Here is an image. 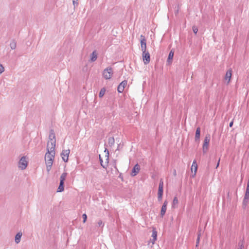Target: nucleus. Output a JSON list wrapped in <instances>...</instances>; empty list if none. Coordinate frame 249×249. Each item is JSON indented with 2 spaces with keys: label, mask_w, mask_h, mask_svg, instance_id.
Here are the masks:
<instances>
[{
  "label": "nucleus",
  "mask_w": 249,
  "mask_h": 249,
  "mask_svg": "<svg viewBox=\"0 0 249 249\" xmlns=\"http://www.w3.org/2000/svg\"><path fill=\"white\" fill-rule=\"evenodd\" d=\"M191 169H192V172H193V169L194 170V174H193L192 175V178H194L196 175V173L197 170V164L196 163V161L195 160L193 162Z\"/></svg>",
  "instance_id": "nucleus-13"
},
{
  "label": "nucleus",
  "mask_w": 249,
  "mask_h": 249,
  "mask_svg": "<svg viewBox=\"0 0 249 249\" xmlns=\"http://www.w3.org/2000/svg\"><path fill=\"white\" fill-rule=\"evenodd\" d=\"M28 165V161L26 160V157H22L18 162V167L21 170L26 169Z\"/></svg>",
  "instance_id": "nucleus-4"
},
{
  "label": "nucleus",
  "mask_w": 249,
  "mask_h": 249,
  "mask_svg": "<svg viewBox=\"0 0 249 249\" xmlns=\"http://www.w3.org/2000/svg\"><path fill=\"white\" fill-rule=\"evenodd\" d=\"M4 71V67L0 64V74L2 73Z\"/></svg>",
  "instance_id": "nucleus-33"
},
{
  "label": "nucleus",
  "mask_w": 249,
  "mask_h": 249,
  "mask_svg": "<svg viewBox=\"0 0 249 249\" xmlns=\"http://www.w3.org/2000/svg\"><path fill=\"white\" fill-rule=\"evenodd\" d=\"M174 174L175 176L176 175V170H174Z\"/></svg>",
  "instance_id": "nucleus-45"
},
{
  "label": "nucleus",
  "mask_w": 249,
  "mask_h": 249,
  "mask_svg": "<svg viewBox=\"0 0 249 249\" xmlns=\"http://www.w3.org/2000/svg\"><path fill=\"white\" fill-rule=\"evenodd\" d=\"M210 135L209 134L207 135L204 139V143L203 144V153L205 154L208 149L209 142L210 141Z\"/></svg>",
  "instance_id": "nucleus-3"
},
{
  "label": "nucleus",
  "mask_w": 249,
  "mask_h": 249,
  "mask_svg": "<svg viewBox=\"0 0 249 249\" xmlns=\"http://www.w3.org/2000/svg\"><path fill=\"white\" fill-rule=\"evenodd\" d=\"M106 89L105 88H103L100 91L99 96L100 98H102L106 92Z\"/></svg>",
  "instance_id": "nucleus-29"
},
{
  "label": "nucleus",
  "mask_w": 249,
  "mask_h": 249,
  "mask_svg": "<svg viewBox=\"0 0 249 249\" xmlns=\"http://www.w3.org/2000/svg\"><path fill=\"white\" fill-rule=\"evenodd\" d=\"M10 47L11 49L14 50L17 47V43L15 40H12L10 44Z\"/></svg>",
  "instance_id": "nucleus-26"
},
{
  "label": "nucleus",
  "mask_w": 249,
  "mask_h": 249,
  "mask_svg": "<svg viewBox=\"0 0 249 249\" xmlns=\"http://www.w3.org/2000/svg\"><path fill=\"white\" fill-rule=\"evenodd\" d=\"M97 224H98V226L99 227H101V226L103 227V226H104V224L103 223L102 221V220H100L98 222Z\"/></svg>",
  "instance_id": "nucleus-35"
},
{
  "label": "nucleus",
  "mask_w": 249,
  "mask_h": 249,
  "mask_svg": "<svg viewBox=\"0 0 249 249\" xmlns=\"http://www.w3.org/2000/svg\"><path fill=\"white\" fill-rule=\"evenodd\" d=\"M49 139V141H56L55 133L53 130V129H51L50 131Z\"/></svg>",
  "instance_id": "nucleus-16"
},
{
  "label": "nucleus",
  "mask_w": 249,
  "mask_h": 249,
  "mask_svg": "<svg viewBox=\"0 0 249 249\" xmlns=\"http://www.w3.org/2000/svg\"><path fill=\"white\" fill-rule=\"evenodd\" d=\"M127 84V81L126 80L123 81L119 86H118L117 90L119 93H122L124 89V88L126 86Z\"/></svg>",
  "instance_id": "nucleus-9"
},
{
  "label": "nucleus",
  "mask_w": 249,
  "mask_h": 249,
  "mask_svg": "<svg viewBox=\"0 0 249 249\" xmlns=\"http://www.w3.org/2000/svg\"><path fill=\"white\" fill-rule=\"evenodd\" d=\"M64 183L60 182L58 188H57V192H62L64 190Z\"/></svg>",
  "instance_id": "nucleus-24"
},
{
  "label": "nucleus",
  "mask_w": 249,
  "mask_h": 249,
  "mask_svg": "<svg viewBox=\"0 0 249 249\" xmlns=\"http://www.w3.org/2000/svg\"><path fill=\"white\" fill-rule=\"evenodd\" d=\"M178 203V199L177 196H175L173 201V207L175 205H177Z\"/></svg>",
  "instance_id": "nucleus-31"
},
{
  "label": "nucleus",
  "mask_w": 249,
  "mask_h": 249,
  "mask_svg": "<svg viewBox=\"0 0 249 249\" xmlns=\"http://www.w3.org/2000/svg\"><path fill=\"white\" fill-rule=\"evenodd\" d=\"M67 175V173L66 172H64L63 173H62L60 178V182L64 183V181L66 179Z\"/></svg>",
  "instance_id": "nucleus-23"
},
{
  "label": "nucleus",
  "mask_w": 249,
  "mask_h": 249,
  "mask_svg": "<svg viewBox=\"0 0 249 249\" xmlns=\"http://www.w3.org/2000/svg\"><path fill=\"white\" fill-rule=\"evenodd\" d=\"M82 218L83 219V222L85 223L87 219V215L86 213H84L82 215Z\"/></svg>",
  "instance_id": "nucleus-32"
},
{
  "label": "nucleus",
  "mask_w": 249,
  "mask_h": 249,
  "mask_svg": "<svg viewBox=\"0 0 249 249\" xmlns=\"http://www.w3.org/2000/svg\"><path fill=\"white\" fill-rule=\"evenodd\" d=\"M200 238L199 237H197L196 242V246H198L199 243Z\"/></svg>",
  "instance_id": "nucleus-39"
},
{
  "label": "nucleus",
  "mask_w": 249,
  "mask_h": 249,
  "mask_svg": "<svg viewBox=\"0 0 249 249\" xmlns=\"http://www.w3.org/2000/svg\"><path fill=\"white\" fill-rule=\"evenodd\" d=\"M78 0H73L72 2H73V4L74 5V6L75 7V5L77 6L78 5V2H77Z\"/></svg>",
  "instance_id": "nucleus-36"
},
{
  "label": "nucleus",
  "mask_w": 249,
  "mask_h": 249,
  "mask_svg": "<svg viewBox=\"0 0 249 249\" xmlns=\"http://www.w3.org/2000/svg\"><path fill=\"white\" fill-rule=\"evenodd\" d=\"M67 175V173L66 172H64L63 173H62L60 178V182L64 183V181L66 179Z\"/></svg>",
  "instance_id": "nucleus-22"
},
{
  "label": "nucleus",
  "mask_w": 249,
  "mask_h": 249,
  "mask_svg": "<svg viewBox=\"0 0 249 249\" xmlns=\"http://www.w3.org/2000/svg\"><path fill=\"white\" fill-rule=\"evenodd\" d=\"M108 144L110 146L114 145L115 143V140L113 137H109L108 139Z\"/></svg>",
  "instance_id": "nucleus-25"
},
{
  "label": "nucleus",
  "mask_w": 249,
  "mask_h": 249,
  "mask_svg": "<svg viewBox=\"0 0 249 249\" xmlns=\"http://www.w3.org/2000/svg\"><path fill=\"white\" fill-rule=\"evenodd\" d=\"M70 153V150L69 149L62 150V153H61V156L64 161H68Z\"/></svg>",
  "instance_id": "nucleus-8"
},
{
  "label": "nucleus",
  "mask_w": 249,
  "mask_h": 249,
  "mask_svg": "<svg viewBox=\"0 0 249 249\" xmlns=\"http://www.w3.org/2000/svg\"><path fill=\"white\" fill-rule=\"evenodd\" d=\"M56 141H48L47 143V151L55 152Z\"/></svg>",
  "instance_id": "nucleus-6"
},
{
  "label": "nucleus",
  "mask_w": 249,
  "mask_h": 249,
  "mask_svg": "<svg viewBox=\"0 0 249 249\" xmlns=\"http://www.w3.org/2000/svg\"><path fill=\"white\" fill-rule=\"evenodd\" d=\"M166 210H167L166 207L162 206L161 211H160V213L161 217H162L165 215Z\"/></svg>",
  "instance_id": "nucleus-27"
},
{
  "label": "nucleus",
  "mask_w": 249,
  "mask_h": 249,
  "mask_svg": "<svg viewBox=\"0 0 249 249\" xmlns=\"http://www.w3.org/2000/svg\"><path fill=\"white\" fill-rule=\"evenodd\" d=\"M193 31L195 34H196L198 32V29L196 27L194 26L193 27Z\"/></svg>",
  "instance_id": "nucleus-34"
},
{
  "label": "nucleus",
  "mask_w": 249,
  "mask_h": 249,
  "mask_svg": "<svg viewBox=\"0 0 249 249\" xmlns=\"http://www.w3.org/2000/svg\"><path fill=\"white\" fill-rule=\"evenodd\" d=\"M142 56L144 64H147L150 61V55L148 52H142Z\"/></svg>",
  "instance_id": "nucleus-5"
},
{
  "label": "nucleus",
  "mask_w": 249,
  "mask_h": 249,
  "mask_svg": "<svg viewBox=\"0 0 249 249\" xmlns=\"http://www.w3.org/2000/svg\"><path fill=\"white\" fill-rule=\"evenodd\" d=\"M97 58V53L96 51L95 50L92 52L90 55V61L91 62H94L96 60Z\"/></svg>",
  "instance_id": "nucleus-17"
},
{
  "label": "nucleus",
  "mask_w": 249,
  "mask_h": 249,
  "mask_svg": "<svg viewBox=\"0 0 249 249\" xmlns=\"http://www.w3.org/2000/svg\"><path fill=\"white\" fill-rule=\"evenodd\" d=\"M140 170V165L137 163L133 168L132 170V172L131 173V176L132 177H134L139 173Z\"/></svg>",
  "instance_id": "nucleus-11"
},
{
  "label": "nucleus",
  "mask_w": 249,
  "mask_h": 249,
  "mask_svg": "<svg viewBox=\"0 0 249 249\" xmlns=\"http://www.w3.org/2000/svg\"><path fill=\"white\" fill-rule=\"evenodd\" d=\"M21 236H22V233L20 232H18L15 236V242L17 243V244H18L20 242V239H21Z\"/></svg>",
  "instance_id": "nucleus-19"
},
{
  "label": "nucleus",
  "mask_w": 249,
  "mask_h": 249,
  "mask_svg": "<svg viewBox=\"0 0 249 249\" xmlns=\"http://www.w3.org/2000/svg\"><path fill=\"white\" fill-rule=\"evenodd\" d=\"M174 52L173 50H171L169 53L167 60V62L168 64H170L171 63V62L173 60V56H174Z\"/></svg>",
  "instance_id": "nucleus-18"
},
{
  "label": "nucleus",
  "mask_w": 249,
  "mask_h": 249,
  "mask_svg": "<svg viewBox=\"0 0 249 249\" xmlns=\"http://www.w3.org/2000/svg\"><path fill=\"white\" fill-rule=\"evenodd\" d=\"M162 195H158V201H160L162 200Z\"/></svg>",
  "instance_id": "nucleus-38"
},
{
  "label": "nucleus",
  "mask_w": 249,
  "mask_h": 249,
  "mask_svg": "<svg viewBox=\"0 0 249 249\" xmlns=\"http://www.w3.org/2000/svg\"><path fill=\"white\" fill-rule=\"evenodd\" d=\"M55 152H50L47 151L45 156V160L46 164V170L49 172L52 167L53 161L54 158Z\"/></svg>",
  "instance_id": "nucleus-1"
},
{
  "label": "nucleus",
  "mask_w": 249,
  "mask_h": 249,
  "mask_svg": "<svg viewBox=\"0 0 249 249\" xmlns=\"http://www.w3.org/2000/svg\"><path fill=\"white\" fill-rule=\"evenodd\" d=\"M201 236V230H199L197 233V237H199L200 238Z\"/></svg>",
  "instance_id": "nucleus-41"
},
{
  "label": "nucleus",
  "mask_w": 249,
  "mask_h": 249,
  "mask_svg": "<svg viewBox=\"0 0 249 249\" xmlns=\"http://www.w3.org/2000/svg\"><path fill=\"white\" fill-rule=\"evenodd\" d=\"M238 249H244V239H241L238 244Z\"/></svg>",
  "instance_id": "nucleus-21"
},
{
  "label": "nucleus",
  "mask_w": 249,
  "mask_h": 249,
  "mask_svg": "<svg viewBox=\"0 0 249 249\" xmlns=\"http://www.w3.org/2000/svg\"><path fill=\"white\" fill-rule=\"evenodd\" d=\"M232 125H233V122L231 121V122L229 124V126L230 127H232Z\"/></svg>",
  "instance_id": "nucleus-42"
},
{
  "label": "nucleus",
  "mask_w": 249,
  "mask_h": 249,
  "mask_svg": "<svg viewBox=\"0 0 249 249\" xmlns=\"http://www.w3.org/2000/svg\"><path fill=\"white\" fill-rule=\"evenodd\" d=\"M232 70L231 69L228 70L225 75L224 79L227 81V84L228 85L231 81L232 75Z\"/></svg>",
  "instance_id": "nucleus-10"
},
{
  "label": "nucleus",
  "mask_w": 249,
  "mask_h": 249,
  "mask_svg": "<svg viewBox=\"0 0 249 249\" xmlns=\"http://www.w3.org/2000/svg\"><path fill=\"white\" fill-rule=\"evenodd\" d=\"M219 162H220V159H219V160H218V162H217V163L216 164V168H217L219 166Z\"/></svg>",
  "instance_id": "nucleus-43"
},
{
  "label": "nucleus",
  "mask_w": 249,
  "mask_h": 249,
  "mask_svg": "<svg viewBox=\"0 0 249 249\" xmlns=\"http://www.w3.org/2000/svg\"><path fill=\"white\" fill-rule=\"evenodd\" d=\"M99 160H100L101 165L102 166V167L104 168H106L108 165V163H107V161L106 160V163L105 164H104L103 160L101 158L100 155H99Z\"/></svg>",
  "instance_id": "nucleus-28"
},
{
  "label": "nucleus",
  "mask_w": 249,
  "mask_h": 249,
  "mask_svg": "<svg viewBox=\"0 0 249 249\" xmlns=\"http://www.w3.org/2000/svg\"><path fill=\"white\" fill-rule=\"evenodd\" d=\"M152 239H150V242L153 245L155 243V241L157 240V231L156 229L154 228L152 230V233L151 235Z\"/></svg>",
  "instance_id": "nucleus-12"
},
{
  "label": "nucleus",
  "mask_w": 249,
  "mask_h": 249,
  "mask_svg": "<svg viewBox=\"0 0 249 249\" xmlns=\"http://www.w3.org/2000/svg\"><path fill=\"white\" fill-rule=\"evenodd\" d=\"M244 196L249 197V191L246 190V192H245Z\"/></svg>",
  "instance_id": "nucleus-37"
},
{
  "label": "nucleus",
  "mask_w": 249,
  "mask_h": 249,
  "mask_svg": "<svg viewBox=\"0 0 249 249\" xmlns=\"http://www.w3.org/2000/svg\"><path fill=\"white\" fill-rule=\"evenodd\" d=\"M113 73V71L111 67H108L103 71V76L106 80L110 79Z\"/></svg>",
  "instance_id": "nucleus-2"
},
{
  "label": "nucleus",
  "mask_w": 249,
  "mask_h": 249,
  "mask_svg": "<svg viewBox=\"0 0 249 249\" xmlns=\"http://www.w3.org/2000/svg\"><path fill=\"white\" fill-rule=\"evenodd\" d=\"M249 200V197L244 196L243 200V202H242V207H243V209H245L247 207L248 204Z\"/></svg>",
  "instance_id": "nucleus-20"
},
{
  "label": "nucleus",
  "mask_w": 249,
  "mask_h": 249,
  "mask_svg": "<svg viewBox=\"0 0 249 249\" xmlns=\"http://www.w3.org/2000/svg\"><path fill=\"white\" fill-rule=\"evenodd\" d=\"M167 204H168V202L167 200H165L163 202V204L162 205L163 206H165V207H167Z\"/></svg>",
  "instance_id": "nucleus-40"
},
{
  "label": "nucleus",
  "mask_w": 249,
  "mask_h": 249,
  "mask_svg": "<svg viewBox=\"0 0 249 249\" xmlns=\"http://www.w3.org/2000/svg\"><path fill=\"white\" fill-rule=\"evenodd\" d=\"M141 47L142 52L146 51V40L144 36H141Z\"/></svg>",
  "instance_id": "nucleus-7"
},
{
  "label": "nucleus",
  "mask_w": 249,
  "mask_h": 249,
  "mask_svg": "<svg viewBox=\"0 0 249 249\" xmlns=\"http://www.w3.org/2000/svg\"><path fill=\"white\" fill-rule=\"evenodd\" d=\"M104 152L106 153V157L107 158L106 160L107 161V163H108V162H109V151L107 149V148H106Z\"/></svg>",
  "instance_id": "nucleus-30"
},
{
  "label": "nucleus",
  "mask_w": 249,
  "mask_h": 249,
  "mask_svg": "<svg viewBox=\"0 0 249 249\" xmlns=\"http://www.w3.org/2000/svg\"><path fill=\"white\" fill-rule=\"evenodd\" d=\"M246 190L249 191V185L247 186Z\"/></svg>",
  "instance_id": "nucleus-44"
},
{
  "label": "nucleus",
  "mask_w": 249,
  "mask_h": 249,
  "mask_svg": "<svg viewBox=\"0 0 249 249\" xmlns=\"http://www.w3.org/2000/svg\"><path fill=\"white\" fill-rule=\"evenodd\" d=\"M247 185L249 186V179H248V182H247Z\"/></svg>",
  "instance_id": "nucleus-46"
},
{
  "label": "nucleus",
  "mask_w": 249,
  "mask_h": 249,
  "mask_svg": "<svg viewBox=\"0 0 249 249\" xmlns=\"http://www.w3.org/2000/svg\"><path fill=\"white\" fill-rule=\"evenodd\" d=\"M200 136V128L199 127H197L196 129V134H195V141L196 142L199 141Z\"/></svg>",
  "instance_id": "nucleus-15"
},
{
  "label": "nucleus",
  "mask_w": 249,
  "mask_h": 249,
  "mask_svg": "<svg viewBox=\"0 0 249 249\" xmlns=\"http://www.w3.org/2000/svg\"><path fill=\"white\" fill-rule=\"evenodd\" d=\"M163 181L160 179L158 189V195H163Z\"/></svg>",
  "instance_id": "nucleus-14"
}]
</instances>
